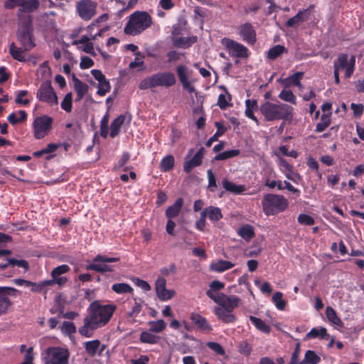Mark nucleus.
I'll use <instances>...</instances> for the list:
<instances>
[{
  "mask_svg": "<svg viewBox=\"0 0 364 364\" xmlns=\"http://www.w3.org/2000/svg\"><path fill=\"white\" fill-rule=\"evenodd\" d=\"M116 309L115 304H102L98 300L92 301L88 307L89 314L84 318L83 326L78 329L79 333L86 338L92 337L95 330L109 322Z\"/></svg>",
  "mask_w": 364,
  "mask_h": 364,
  "instance_id": "f257e3e1",
  "label": "nucleus"
},
{
  "mask_svg": "<svg viewBox=\"0 0 364 364\" xmlns=\"http://www.w3.org/2000/svg\"><path fill=\"white\" fill-rule=\"evenodd\" d=\"M294 108L284 103H273L267 101L261 105L259 111L267 122L275 120H291Z\"/></svg>",
  "mask_w": 364,
  "mask_h": 364,
  "instance_id": "f03ea898",
  "label": "nucleus"
},
{
  "mask_svg": "<svg viewBox=\"0 0 364 364\" xmlns=\"http://www.w3.org/2000/svg\"><path fill=\"white\" fill-rule=\"evenodd\" d=\"M262 210L265 215H276L287 210L288 200L282 195L267 193L262 199Z\"/></svg>",
  "mask_w": 364,
  "mask_h": 364,
  "instance_id": "7ed1b4c3",
  "label": "nucleus"
},
{
  "mask_svg": "<svg viewBox=\"0 0 364 364\" xmlns=\"http://www.w3.org/2000/svg\"><path fill=\"white\" fill-rule=\"evenodd\" d=\"M152 24L151 16L146 11L133 13L124 27V33L127 35H137L149 28Z\"/></svg>",
  "mask_w": 364,
  "mask_h": 364,
  "instance_id": "20e7f679",
  "label": "nucleus"
},
{
  "mask_svg": "<svg viewBox=\"0 0 364 364\" xmlns=\"http://www.w3.org/2000/svg\"><path fill=\"white\" fill-rule=\"evenodd\" d=\"M70 352L62 347H48L43 353V364H69Z\"/></svg>",
  "mask_w": 364,
  "mask_h": 364,
  "instance_id": "39448f33",
  "label": "nucleus"
},
{
  "mask_svg": "<svg viewBox=\"0 0 364 364\" xmlns=\"http://www.w3.org/2000/svg\"><path fill=\"white\" fill-rule=\"evenodd\" d=\"M17 38L26 51H29L36 46L33 27L31 18L21 24V28L17 33Z\"/></svg>",
  "mask_w": 364,
  "mask_h": 364,
  "instance_id": "423d86ee",
  "label": "nucleus"
},
{
  "mask_svg": "<svg viewBox=\"0 0 364 364\" xmlns=\"http://www.w3.org/2000/svg\"><path fill=\"white\" fill-rule=\"evenodd\" d=\"M21 295V291L11 287L0 286V316L6 314L14 305L11 298Z\"/></svg>",
  "mask_w": 364,
  "mask_h": 364,
  "instance_id": "0eeeda50",
  "label": "nucleus"
},
{
  "mask_svg": "<svg viewBox=\"0 0 364 364\" xmlns=\"http://www.w3.org/2000/svg\"><path fill=\"white\" fill-rule=\"evenodd\" d=\"M36 97L40 102H46L50 106L58 103L57 95L50 80H46L41 84L36 92Z\"/></svg>",
  "mask_w": 364,
  "mask_h": 364,
  "instance_id": "6e6552de",
  "label": "nucleus"
},
{
  "mask_svg": "<svg viewBox=\"0 0 364 364\" xmlns=\"http://www.w3.org/2000/svg\"><path fill=\"white\" fill-rule=\"evenodd\" d=\"M119 257H109L106 255H97L93 259V263L86 266L87 270L95 271L100 273L112 272L114 271L113 266L108 264H100L97 262L109 263L119 262Z\"/></svg>",
  "mask_w": 364,
  "mask_h": 364,
  "instance_id": "1a4fd4ad",
  "label": "nucleus"
},
{
  "mask_svg": "<svg viewBox=\"0 0 364 364\" xmlns=\"http://www.w3.org/2000/svg\"><path fill=\"white\" fill-rule=\"evenodd\" d=\"M97 7V2L92 0H80L76 4V12L82 20L88 21L96 15Z\"/></svg>",
  "mask_w": 364,
  "mask_h": 364,
  "instance_id": "9d476101",
  "label": "nucleus"
},
{
  "mask_svg": "<svg viewBox=\"0 0 364 364\" xmlns=\"http://www.w3.org/2000/svg\"><path fill=\"white\" fill-rule=\"evenodd\" d=\"M222 44L232 57L239 58H247L249 57L248 48L242 43L229 38H224L222 39Z\"/></svg>",
  "mask_w": 364,
  "mask_h": 364,
  "instance_id": "9b49d317",
  "label": "nucleus"
},
{
  "mask_svg": "<svg viewBox=\"0 0 364 364\" xmlns=\"http://www.w3.org/2000/svg\"><path fill=\"white\" fill-rule=\"evenodd\" d=\"M53 118L43 115L35 119L33 122L34 136L37 139L44 138L52 127Z\"/></svg>",
  "mask_w": 364,
  "mask_h": 364,
  "instance_id": "f8f14e48",
  "label": "nucleus"
},
{
  "mask_svg": "<svg viewBox=\"0 0 364 364\" xmlns=\"http://www.w3.org/2000/svg\"><path fill=\"white\" fill-rule=\"evenodd\" d=\"M194 149H190L186 157V161L183 164V171L186 173H190L196 167L200 166L203 163V159L205 154V150L203 147H200L196 153L188 160V158L191 157L193 154Z\"/></svg>",
  "mask_w": 364,
  "mask_h": 364,
  "instance_id": "ddd939ff",
  "label": "nucleus"
},
{
  "mask_svg": "<svg viewBox=\"0 0 364 364\" xmlns=\"http://www.w3.org/2000/svg\"><path fill=\"white\" fill-rule=\"evenodd\" d=\"M237 33L242 41L250 46L257 42V33L250 23H245L237 28Z\"/></svg>",
  "mask_w": 364,
  "mask_h": 364,
  "instance_id": "4468645a",
  "label": "nucleus"
},
{
  "mask_svg": "<svg viewBox=\"0 0 364 364\" xmlns=\"http://www.w3.org/2000/svg\"><path fill=\"white\" fill-rule=\"evenodd\" d=\"M70 270V267L68 264H61L55 267L51 272L52 279L48 280V284H51V285L57 284L60 287L63 286L68 282V279L65 277H62V275Z\"/></svg>",
  "mask_w": 364,
  "mask_h": 364,
  "instance_id": "2eb2a0df",
  "label": "nucleus"
},
{
  "mask_svg": "<svg viewBox=\"0 0 364 364\" xmlns=\"http://www.w3.org/2000/svg\"><path fill=\"white\" fill-rule=\"evenodd\" d=\"M166 280L164 277H159L155 283V289L157 296L161 301L171 299L175 294L174 290L166 288Z\"/></svg>",
  "mask_w": 364,
  "mask_h": 364,
  "instance_id": "dca6fc26",
  "label": "nucleus"
},
{
  "mask_svg": "<svg viewBox=\"0 0 364 364\" xmlns=\"http://www.w3.org/2000/svg\"><path fill=\"white\" fill-rule=\"evenodd\" d=\"M176 73L180 82L181 83L183 88L188 91L189 93H197L194 86L191 82L188 80L187 75V67L184 65H179L176 68Z\"/></svg>",
  "mask_w": 364,
  "mask_h": 364,
  "instance_id": "f3484780",
  "label": "nucleus"
},
{
  "mask_svg": "<svg viewBox=\"0 0 364 364\" xmlns=\"http://www.w3.org/2000/svg\"><path fill=\"white\" fill-rule=\"evenodd\" d=\"M18 2V11L20 13L31 14L36 11L40 6L38 0H20Z\"/></svg>",
  "mask_w": 364,
  "mask_h": 364,
  "instance_id": "a211bd4d",
  "label": "nucleus"
},
{
  "mask_svg": "<svg viewBox=\"0 0 364 364\" xmlns=\"http://www.w3.org/2000/svg\"><path fill=\"white\" fill-rule=\"evenodd\" d=\"M156 74L159 87H169L176 82L174 74L171 72L157 73Z\"/></svg>",
  "mask_w": 364,
  "mask_h": 364,
  "instance_id": "6ab92c4d",
  "label": "nucleus"
},
{
  "mask_svg": "<svg viewBox=\"0 0 364 364\" xmlns=\"http://www.w3.org/2000/svg\"><path fill=\"white\" fill-rule=\"evenodd\" d=\"M191 320L200 330L203 331L210 332L213 330L211 325L208 322L207 319L199 314H191Z\"/></svg>",
  "mask_w": 364,
  "mask_h": 364,
  "instance_id": "aec40b11",
  "label": "nucleus"
},
{
  "mask_svg": "<svg viewBox=\"0 0 364 364\" xmlns=\"http://www.w3.org/2000/svg\"><path fill=\"white\" fill-rule=\"evenodd\" d=\"M214 311L218 318L223 323H234L237 319L236 316L231 314V311L223 307H215Z\"/></svg>",
  "mask_w": 364,
  "mask_h": 364,
  "instance_id": "412c9836",
  "label": "nucleus"
},
{
  "mask_svg": "<svg viewBox=\"0 0 364 364\" xmlns=\"http://www.w3.org/2000/svg\"><path fill=\"white\" fill-rule=\"evenodd\" d=\"M183 205V199L182 198H178L176 200L175 203L168 206L166 211L165 215L168 219H173L179 215L182 207Z\"/></svg>",
  "mask_w": 364,
  "mask_h": 364,
  "instance_id": "4be33fe9",
  "label": "nucleus"
},
{
  "mask_svg": "<svg viewBox=\"0 0 364 364\" xmlns=\"http://www.w3.org/2000/svg\"><path fill=\"white\" fill-rule=\"evenodd\" d=\"M220 88L224 91L225 94L219 95L218 97L217 105L222 110H225L228 107L232 106V103L230 102L232 101V95L224 85L220 86Z\"/></svg>",
  "mask_w": 364,
  "mask_h": 364,
  "instance_id": "5701e85b",
  "label": "nucleus"
},
{
  "mask_svg": "<svg viewBox=\"0 0 364 364\" xmlns=\"http://www.w3.org/2000/svg\"><path fill=\"white\" fill-rule=\"evenodd\" d=\"M73 80L74 82V88L77 93L75 101L80 102L85 97L88 91V85L79 80L75 74H73Z\"/></svg>",
  "mask_w": 364,
  "mask_h": 364,
  "instance_id": "b1692460",
  "label": "nucleus"
},
{
  "mask_svg": "<svg viewBox=\"0 0 364 364\" xmlns=\"http://www.w3.org/2000/svg\"><path fill=\"white\" fill-rule=\"evenodd\" d=\"M6 263L0 264V270L5 269L9 266L14 267L17 266L18 267H22L25 269V271H28L29 269V264L25 259H16L15 258H7Z\"/></svg>",
  "mask_w": 364,
  "mask_h": 364,
  "instance_id": "393cba45",
  "label": "nucleus"
},
{
  "mask_svg": "<svg viewBox=\"0 0 364 364\" xmlns=\"http://www.w3.org/2000/svg\"><path fill=\"white\" fill-rule=\"evenodd\" d=\"M197 40L198 38L195 36L191 37H179L175 38L173 41V45L176 48L186 49L196 43Z\"/></svg>",
  "mask_w": 364,
  "mask_h": 364,
  "instance_id": "a878e982",
  "label": "nucleus"
},
{
  "mask_svg": "<svg viewBox=\"0 0 364 364\" xmlns=\"http://www.w3.org/2000/svg\"><path fill=\"white\" fill-rule=\"evenodd\" d=\"M159 86L156 74L144 78L139 84V88L144 90L152 89Z\"/></svg>",
  "mask_w": 364,
  "mask_h": 364,
  "instance_id": "bb28decb",
  "label": "nucleus"
},
{
  "mask_svg": "<svg viewBox=\"0 0 364 364\" xmlns=\"http://www.w3.org/2000/svg\"><path fill=\"white\" fill-rule=\"evenodd\" d=\"M316 338L328 340L329 338V334L327 333L326 328L324 327H321L320 328H313L306 334L305 339L308 340Z\"/></svg>",
  "mask_w": 364,
  "mask_h": 364,
  "instance_id": "cd10ccee",
  "label": "nucleus"
},
{
  "mask_svg": "<svg viewBox=\"0 0 364 364\" xmlns=\"http://www.w3.org/2000/svg\"><path fill=\"white\" fill-rule=\"evenodd\" d=\"M124 120H125L124 115L121 114V115L118 116L117 118H115L112 122L111 125H110L111 132L109 134V135L112 138H114L115 136H117L119 134V133L120 132L121 127L124 124Z\"/></svg>",
  "mask_w": 364,
  "mask_h": 364,
  "instance_id": "c85d7f7f",
  "label": "nucleus"
},
{
  "mask_svg": "<svg viewBox=\"0 0 364 364\" xmlns=\"http://www.w3.org/2000/svg\"><path fill=\"white\" fill-rule=\"evenodd\" d=\"M215 126L217 128L216 132L205 142L207 147H210L214 141H218V138L223 135L227 131V128L220 122H215Z\"/></svg>",
  "mask_w": 364,
  "mask_h": 364,
  "instance_id": "c756f323",
  "label": "nucleus"
},
{
  "mask_svg": "<svg viewBox=\"0 0 364 364\" xmlns=\"http://www.w3.org/2000/svg\"><path fill=\"white\" fill-rule=\"evenodd\" d=\"M257 108L258 105L256 100L247 99L245 101V115L258 124V119L254 114V109Z\"/></svg>",
  "mask_w": 364,
  "mask_h": 364,
  "instance_id": "7c9ffc66",
  "label": "nucleus"
},
{
  "mask_svg": "<svg viewBox=\"0 0 364 364\" xmlns=\"http://www.w3.org/2000/svg\"><path fill=\"white\" fill-rule=\"evenodd\" d=\"M222 184L223 188L230 193H233L235 194H240L245 190L244 186L242 185H236L235 183L229 181L228 179L224 178L222 181Z\"/></svg>",
  "mask_w": 364,
  "mask_h": 364,
  "instance_id": "2f4dec72",
  "label": "nucleus"
},
{
  "mask_svg": "<svg viewBox=\"0 0 364 364\" xmlns=\"http://www.w3.org/2000/svg\"><path fill=\"white\" fill-rule=\"evenodd\" d=\"M250 320L252 322V323L255 326L257 329L260 331L261 332L265 333H269L271 331V327L267 325L264 321H262L261 318H257L254 316H250Z\"/></svg>",
  "mask_w": 364,
  "mask_h": 364,
  "instance_id": "473e14b6",
  "label": "nucleus"
},
{
  "mask_svg": "<svg viewBox=\"0 0 364 364\" xmlns=\"http://www.w3.org/2000/svg\"><path fill=\"white\" fill-rule=\"evenodd\" d=\"M24 49L17 48L14 43H11L9 46V53L11 57L19 62H26V58L23 55Z\"/></svg>",
  "mask_w": 364,
  "mask_h": 364,
  "instance_id": "72a5a7b5",
  "label": "nucleus"
},
{
  "mask_svg": "<svg viewBox=\"0 0 364 364\" xmlns=\"http://www.w3.org/2000/svg\"><path fill=\"white\" fill-rule=\"evenodd\" d=\"M234 264L227 260H219L211 264L210 268L216 272H222L234 267Z\"/></svg>",
  "mask_w": 364,
  "mask_h": 364,
  "instance_id": "f704fd0d",
  "label": "nucleus"
},
{
  "mask_svg": "<svg viewBox=\"0 0 364 364\" xmlns=\"http://www.w3.org/2000/svg\"><path fill=\"white\" fill-rule=\"evenodd\" d=\"M160 337L154 335L151 331H143L140 334L139 341L141 343L149 344H156L159 342Z\"/></svg>",
  "mask_w": 364,
  "mask_h": 364,
  "instance_id": "c9c22d12",
  "label": "nucleus"
},
{
  "mask_svg": "<svg viewBox=\"0 0 364 364\" xmlns=\"http://www.w3.org/2000/svg\"><path fill=\"white\" fill-rule=\"evenodd\" d=\"M326 315L329 321L332 323L339 326H343V322L337 316L336 311L331 306H327L326 309Z\"/></svg>",
  "mask_w": 364,
  "mask_h": 364,
  "instance_id": "e433bc0d",
  "label": "nucleus"
},
{
  "mask_svg": "<svg viewBox=\"0 0 364 364\" xmlns=\"http://www.w3.org/2000/svg\"><path fill=\"white\" fill-rule=\"evenodd\" d=\"M237 234L246 241H250L255 236L254 229L250 225L240 228Z\"/></svg>",
  "mask_w": 364,
  "mask_h": 364,
  "instance_id": "4c0bfd02",
  "label": "nucleus"
},
{
  "mask_svg": "<svg viewBox=\"0 0 364 364\" xmlns=\"http://www.w3.org/2000/svg\"><path fill=\"white\" fill-rule=\"evenodd\" d=\"M240 303V299L237 296H227L223 307L232 311L238 307Z\"/></svg>",
  "mask_w": 364,
  "mask_h": 364,
  "instance_id": "58836bf2",
  "label": "nucleus"
},
{
  "mask_svg": "<svg viewBox=\"0 0 364 364\" xmlns=\"http://www.w3.org/2000/svg\"><path fill=\"white\" fill-rule=\"evenodd\" d=\"M320 361V357L314 350H308L300 364H318Z\"/></svg>",
  "mask_w": 364,
  "mask_h": 364,
  "instance_id": "ea45409f",
  "label": "nucleus"
},
{
  "mask_svg": "<svg viewBox=\"0 0 364 364\" xmlns=\"http://www.w3.org/2000/svg\"><path fill=\"white\" fill-rule=\"evenodd\" d=\"M175 164V159L173 156L168 155L164 157L160 162V169L163 172H168L171 170Z\"/></svg>",
  "mask_w": 364,
  "mask_h": 364,
  "instance_id": "a19ab883",
  "label": "nucleus"
},
{
  "mask_svg": "<svg viewBox=\"0 0 364 364\" xmlns=\"http://www.w3.org/2000/svg\"><path fill=\"white\" fill-rule=\"evenodd\" d=\"M112 290L118 294L130 293L133 294V288L127 283H116L112 284Z\"/></svg>",
  "mask_w": 364,
  "mask_h": 364,
  "instance_id": "79ce46f5",
  "label": "nucleus"
},
{
  "mask_svg": "<svg viewBox=\"0 0 364 364\" xmlns=\"http://www.w3.org/2000/svg\"><path fill=\"white\" fill-rule=\"evenodd\" d=\"M100 346V341L97 339L86 341L84 343V347L86 352L91 356L96 355L97 351Z\"/></svg>",
  "mask_w": 364,
  "mask_h": 364,
  "instance_id": "37998d69",
  "label": "nucleus"
},
{
  "mask_svg": "<svg viewBox=\"0 0 364 364\" xmlns=\"http://www.w3.org/2000/svg\"><path fill=\"white\" fill-rule=\"evenodd\" d=\"M284 52H287V50L284 46L276 45L269 50L267 57L270 60H276Z\"/></svg>",
  "mask_w": 364,
  "mask_h": 364,
  "instance_id": "c03bdc74",
  "label": "nucleus"
},
{
  "mask_svg": "<svg viewBox=\"0 0 364 364\" xmlns=\"http://www.w3.org/2000/svg\"><path fill=\"white\" fill-rule=\"evenodd\" d=\"M330 114H323L321 115V122L317 123L315 132H322L331 124Z\"/></svg>",
  "mask_w": 364,
  "mask_h": 364,
  "instance_id": "a18cd8bd",
  "label": "nucleus"
},
{
  "mask_svg": "<svg viewBox=\"0 0 364 364\" xmlns=\"http://www.w3.org/2000/svg\"><path fill=\"white\" fill-rule=\"evenodd\" d=\"M240 152L239 149H232V150L225 151L222 153L217 154L214 157V160H215V161L227 160L228 159L237 156L240 154Z\"/></svg>",
  "mask_w": 364,
  "mask_h": 364,
  "instance_id": "49530a36",
  "label": "nucleus"
},
{
  "mask_svg": "<svg viewBox=\"0 0 364 364\" xmlns=\"http://www.w3.org/2000/svg\"><path fill=\"white\" fill-rule=\"evenodd\" d=\"M208 218L212 222H218L223 218L220 208L214 206L208 207Z\"/></svg>",
  "mask_w": 364,
  "mask_h": 364,
  "instance_id": "de8ad7c7",
  "label": "nucleus"
},
{
  "mask_svg": "<svg viewBox=\"0 0 364 364\" xmlns=\"http://www.w3.org/2000/svg\"><path fill=\"white\" fill-rule=\"evenodd\" d=\"M149 325L150 326L149 331L154 333H160L163 331L166 326L165 321L162 319H159L156 321H149Z\"/></svg>",
  "mask_w": 364,
  "mask_h": 364,
  "instance_id": "09e8293b",
  "label": "nucleus"
},
{
  "mask_svg": "<svg viewBox=\"0 0 364 364\" xmlns=\"http://www.w3.org/2000/svg\"><path fill=\"white\" fill-rule=\"evenodd\" d=\"M279 98L293 105L296 104V97L291 90H283L279 95Z\"/></svg>",
  "mask_w": 364,
  "mask_h": 364,
  "instance_id": "8fccbe9b",
  "label": "nucleus"
},
{
  "mask_svg": "<svg viewBox=\"0 0 364 364\" xmlns=\"http://www.w3.org/2000/svg\"><path fill=\"white\" fill-rule=\"evenodd\" d=\"M282 296L283 294L280 291H277L272 296V301L279 310H284L287 306V301L282 299Z\"/></svg>",
  "mask_w": 364,
  "mask_h": 364,
  "instance_id": "3c124183",
  "label": "nucleus"
},
{
  "mask_svg": "<svg viewBox=\"0 0 364 364\" xmlns=\"http://www.w3.org/2000/svg\"><path fill=\"white\" fill-rule=\"evenodd\" d=\"M28 94V90H19L16 92V97L15 102L17 105H21L23 106H28L30 104V100L28 98H23Z\"/></svg>",
  "mask_w": 364,
  "mask_h": 364,
  "instance_id": "603ef678",
  "label": "nucleus"
},
{
  "mask_svg": "<svg viewBox=\"0 0 364 364\" xmlns=\"http://www.w3.org/2000/svg\"><path fill=\"white\" fill-rule=\"evenodd\" d=\"M72 100H73V94L72 92H68L64 97L60 107L61 108L67 112H70L72 111Z\"/></svg>",
  "mask_w": 364,
  "mask_h": 364,
  "instance_id": "864d4df0",
  "label": "nucleus"
},
{
  "mask_svg": "<svg viewBox=\"0 0 364 364\" xmlns=\"http://www.w3.org/2000/svg\"><path fill=\"white\" fill-rule=\"evenodd\" d=\"M48 280H45L39 283H35L29 281L28 287L31 288L33 292L41 293L46 287L51 286V284H48Z\"/></svg>",
  "mask_w": 364,
  "mask_h": 364,
  "instance_id": "5fc2aeb1",
  "label": "nucleus"
},
{
  "mask_svg": "<svg viewBox=\"0 0 364 364\" xmlns=\"http://www.w3.org/2000/svg\"><path fill=\"white\" fill-rule=\"evenodd\" d=\"M97 94L100 96H104L110 91L111 86L109 82L105 79L102 82H98Z\"/></svg>",
  "mask_w": 364,
  "mask_h": 364,
  "instance_id": "6e6d98bb",
  "label": "nucleus"
},
{
  "mask_svg": "<svg viewBox=\"0 0 364 364\" xmlns=\"http://www.w3.org/2000/svg\"><path fill=\"white\" fill-rule=\"evenodd\" d=\"M61 331L66 335L70 336L76 333V327L73 322L64 321L60 327Z\"/></svg>",
  "mask_w": 364,
  "mask_h": 364,
  "instance_id": "4d7b16f0",
  "label": "nucleus"
},
{
  "mask_svg": "<svg viewBox=\"0 0 364 364\" xmlns=\"http://www.w3.org/2000/svg\"><path fill=\"white\" fill-rule=\"evenodd\" d=\"M206 346L218 355H225V354L224 348L219 343L209 341L206 343Z\"/></svg>",
  "mask_w": 364,
  "mask_h": 364,
  "instance_id": "13d9d810",
  "label": "nucleus"
},
{
  "mask_svg": "<svg viewBox=\"0 0 364 364\" xmlns=\"http://www.w3.org/2000/svg\"><path fill=\"white\" fill-rule=\"evenodd\" d=\"M298 223L304 225H313L315 223V220L313 217L305 213H301L298 216Z\"/></svg>",
  "mask_w": 364,
  "mask_h": 364,
  "instance_id": "bf43d9fd",
  "label": "nucleus"
},
{
  "mask_svg": "<svg viewBox=\"0 0 364 364\" xmlns=\"http://www.w3.org/2000/svg\"><path fill=\"white\" fill-rule=\"evenodd\" d=\"M338 67V70L345 69L348 65V55L347 54H341L338 56L337 61L334 62V66Z\"/></svg>",
  "mask_w": 364,
  "mask_h": 364,
  "instance_id": "052dcab7",
  "label": "nucleus"
},
{
  "mask_svg": "<svg viewBox=\"0 0 364 364\" xmlns=\"http://www.w3.org/2000/svg\"><path fill=\"white\" fill-rule=\"evenodd\" d=\"M100 135L102 138L106 139L108 135V116L105 115L100 123Z\"/></svg>",
  "mask_w": 364,
  "mask_h": 364,
  "instance_id": "680f3d73",
  "label": "nucleus"
},
{
  "mask_svg": "<svg viewBox=\"0 0 364 364\" xmlns=\"http://www.w3.org/2000/svg\"><path fill=\"white\" fill-rule=\"evenodd\" d=\"M301 13H297L295 16L288 19L286 22V26L289 28L296 27L300 23H302Z\"/></svg>",
  "mask_w": 364,
  "mask_h": 364,
  "instance_id": "e2e57ef3",
  "label": "nucleus"
},
{
  "mask_svg": "<svg viewBox=\"0 0 364 364\" xmlns=\"http://www.w3.org/2000/svg\"><path fill=\"white\" fill-rule=\"evenodd\" d=\"M238 350L241 354L247 356L252 352V347L247 341H242L239 343Z\"/></svg>",
  "mask_w": 364,
  "mask_h": 364,
  "instance_id": "0e129e2a",
  "label": "nucleus"
},
{
  "mask_svg": "<svg viewBox=\"0 0 364 364\" xmlns=\"http://www.w3.org/2000/svg\"><path fill=\"white\" fill-rule=\"evenodd\" d=\"M304 73L302 72H296L294 75L289 77L287 80L289 81L292 85L301 87V84L300 80L303 76Z\"/></svg>",
  "mask_w": 364,
  "mask_h": 364,
  "instance_id": "69168bd1",
  "label": "nucleus"
},
{
  "mask_svg": "<svg viewBox=\"0 0 364 364\" xmlns=\"http://www.w3.org/2000/svg\"><path fill=\"white\" fill-rule=\"evenodd\" d=\"M299 354H300V343H297L296 344L294 350L291 355V360L289 364H300L299 361Z\"/></svg>",
  "mask_w": 364,
  "mask_h": 364,
  "instance_id": "338daca9",
  "label": "nucleus"
},
{
  "mask_svg": "<svg viewBox=\"0 0 364 364\" xmlns=\"http://www.w3.org/2000/svg\"><path fill=\"white\" fill-rule=\"evenodd\" d=\"M94 65V61L88 56H83L81 58L80 67L81 69H88Z\"/></svg>",
  "mask_w": 364,
  "mask_h": 364,
  "instance_id": "774afa93",
  "label": "nucleus"
}]
</instances>
